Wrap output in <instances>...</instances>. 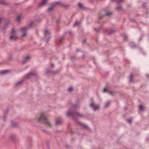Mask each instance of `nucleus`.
Instances as JSON below:
<instances>
[{
  "label": "nucleus",
  "mask_w": 149,
  "mask_h": 149,
  "mask_svg": "<svg viewBox=\"0 0 149 149\" xmlns=\"http://www.w3.org/2000/svg\"><path fill=\"white\" fill-rule=\"evenodd\" d=\"M35 120L37 122H42L48 127H52L51 123L47 117L45 113L38 115L35 118Z\"/></svg>",
  "instance_id": "nucleus-1"
},
{
  "label": "nucleus",
  "mask_w": 149,
  "mask_h": 149,
  "mask_svg": "<svg viewBox=\"0 0 149 149\" xmlns=\"http://www.w3.org/2000/svg\"><path fill=\"white\" fill-rule=\"evenodd\" d=\"M17 32V31L15 29H13L12 30L10 36V40H15L18 38L16 34Z\"/></svg>",
  "instance_id": "nucleus-2"
},
{
  "label": "nucleus",
  "mask_w": 149,
  "mask_h": 149,
  "mask_svg": "<svg viewBox=\"0 0 149 149\" xmlns=\"http://www.w3.org/2000/svg\"><path fill=\"white\" fill-rule=\"evenodd\" d=\"M67 115L68 116H71L73 117H74L75 116L78 117H81L82 116L81 114H79L77 112L73 113L71 111H69L67 112Z\"/></svg>",
  "instance_id": "nucleus-3"
},
{
  "label": "nucleus",
  "mask_w": 149,
  "mask_h": 149,
  "mask_svg": "<svg viewBox=\"0 0 149 149\" xmlns=\"http://www.w3.org/2000/svg\"><path fill=\"white\" fill-rule=\"evenodd\" d=\"M28 28L26 27H23L21 29V31L22 33V37H24L26 36V31L28 30Z\"/></svg>",
  "instance_id": "nucleus-4"
},
{
  "label": "nucleus",
  "mask_w": 149,
  "mask_h": 149,
  "mask_svg": "<svg viewBox=\"0 0 149 149\" xmlns=\"http://www.w3.org/2000/svg\"><path fill=\"white\" fill-rule=\"evenodd\" d=\"M90 106L93 107V110L94 111H96L98 110L99 108V106L98 105L95 106L93 103L92 102L90 104Z\"/></svg>",
  "instance_id": "nucleus-5"
},
{
  "label": "nucleus",
  "mask_w": 149,
  "mask_h": 149,
  "mask_svg": "<svg viewBox=\"0 0 149 149\" xmlns=\"http://www.w3.org/2000/svg\"><path fill=\"white\" fill-rule=\"evenodd\" d=\"M44 33L47 38H49L50 37V33L48 30L45 29V30Z\"/></svg>",
  "instance_id": "nucleus-6"
},
{
  "label": "nucleus",
  "mask_w": 149,
  "mask_h": 149,
  "mask_svg": "<svg viewBox=\"0 0 149 149\" xmlns=\"http://www.w3.org/2000/svg\"><path fill=\"white\" fill-rule=\"evenodd\" d=\"M62 121L61 119H57L56 122V125H59L61 124L62 123Z\"/></svg>",
  "instance_id": "nucleus-7"
},
{
  "label": "nucleus",
  "mask_w": 149,
  "mask_h": 149,
  "mask_svg": "<svg viewBox=\"0 0 149 149\" xmlns=\"http://www.w3.org/2000/svg\"><path fill=\"white\" fill-rule=\"evenodd\" d=\"M79 125H81L84 128V129L85 130H89V128L88 127L87 125H84V123H80L79 124Z\"/></svg>",
  "instance_id": "nucleus-8"
},
{
  "label": "nucleus",
  "mask_w": 149,
  "mask_h": 149,
  "mask_svg": "<svg viewBox=\"0 0 149 149\" xmlns=\"http://www.w3.org/2000/svg\"><path fill=\"white\" fill-rule=\"evenodd\" d=\"M30 58V56H26L25 58L24 61H23L22 63H24L26 61H29Z\"/></svg>",
  "instance_id": "nucleus-9"
},
{
  "label": "nucleus",
  "mask_w": 149,
  "mask_h": 149,
  "mask_svg": "<svg viewBox=\"0 0 149 149\" xmlns=\"http://www.w3.org/2000/svg\"><path fill=\"white\" fill-rule=\"evenodd\" d=\"M47 0H42V2L40 3V6H42L44 5L47 2Z\"/></svg>",
  "instance_id": "nucleus-10"
},
{
  "label": "nucleus",
  "mask_w": 149,
  "mask_h": 149,
  "mask_svg": "<svg viewBox=\"0 0 149 149\" xmlns=\"http://www.w3.org/2000/svg\"><path fill=\"white\" fill-rule=\"evenodd\" d=\"M0 4L3 5L8 4V3L6 1L3 0L0 1Z\"/></svg>",
  "instance_id": "nucleus-11"
},
{
  "label": "nucleus",
  "mask_w": 149,
  "mask_h": 149,
  "mask_svg": "<svg viewBox=\"0 0 149 149\" xmlns=\"http://www.w3.org/2000/svg\"><path fill=\"white\" fill-rule=\"evenodd\" d=\"M9 72V70H5L3 71H0V74H4L7 73Z\"/></svg>",
  "instance_id": "nucleus-12"
},
{
  "label": "nucleus",
  "mask_w": 149,
  "mask_h": 149,
  "mask_svg": "<svg viewBox=\"0 0 149 149\" xmlns=\"http://www.w3.org/2000/svg\"><path fill=\"white\" fill-rule=\"evenodd\" d=\"M22 16L21 15H18L17 18V20L19 22L20 21V19L21 18Z\"/></svg>",
  "instance_id": "nucleus-13"
},
{
  "label": "nucleus",
  "mask_w": 149,
  "mask_h": 149,
  "mask_svg": "<svg viewBox=\"0 0 149 149\" xmlns=\"http://www.w3.org/2000/svg\"><path fill=\"white\" fill-rule=\"evenodd\" d=\"M112 14V13L111 12L108 13L107 12L106 13V15L107 16H109L111 15Z\"/></svg>",
  "instance_id": "nucleus-14"
},
{
  "label": "nucleus",
  "mask_w": 149,
  "mask_h": 149,
  "mask_svg": "<svg viewBox=\"0 0 149 149\" xmlns=\"http://www.w3.org/2000/svg\"><path fill=\"white\" fill-rule=\"evenodd\" d=\"M79 6V7L81 8H83V5L82 3H79L78 4Z\"/></svg>",
  "instance_id": "nucleus-15"
},
{
  "label": "nucleus",
  "mask_w": 149,
  "mask_h": 149,
  "mask_svg": "<svg viewBox=\"0 0 149 149\" xmlns=\"http://www.w3.org/2000/svg\"><path fill=\"white\" fill-rule=\"evenodd\" d=\"M110 102H107L105 104V107H108L109 105L110 104Z\"/></svg>",
  "instance_id": "nucleus-16"
},
{
  "label": "nucleus",
  "mask_w": 149,
  "mask_h": 149,
  "mask_svg": "<svg viewBox=\"0 0 149 149\" xmlns=\"http://www.w3.org/2000/svg\"><path fill=\"white\" fill-rule=\"evenodd\" d=\"M132 76H132V74H131L130 75V82H131V81H132Z\"/></svg>",
  "instance_id": "nucleus-17"
},
{
  "label": "nucleus",
  "mask_w": 149,
  "mask_h": 149,
  "mask_svg": "<svg viewBox=\"0 0 149 149\" xmlns=\"http://www.w3.org/2000/svg\"><path fill=\"white\" fill-rule=\"evenodd\" d=\"M79 24V23L77 21H76L75 22V24H74V26H75Z\"/></svg>",
  "instance_id": "nucleus-18"
},
{
  "label": "nucleus",
  "mask_w": 149,
  "mask_h": 149,
  "mask_svg": "<svg viewBox=\"0 0 149 149\" xmlns=\"http://www.w3.org/2000/svg\"><path fill=\"white\" fill-rule=\"evenodd\" d=\"M72 89V87H69L68 89V90L69 91H71Z\"/></svg>",
  "instance_id": "nucleus-19"
},
{
  "label": "nucleus",
  "mask_w": 149,
  "mask_h": 149,
  "mask_svg": "<svg viewBox=\"0 0 149 149\" xmlns=\"http://www.w3.org/2000/svg\"><path fill=\"white\" fill-rule=\"evenodd\" d=\"M11 125L15 127L16 125V123H14L13 122L11 123Z\"/></svg>",
  "instance_id": "nucleus-20"
},
{
  "label": "nucleus",
  "mask_w": 149,
  "mask_h": 149,
  "mask_svg": "<svg viewBox=\"0 0 149 149\" xmlns=\"http://www.w3.org/2000/svg\"><path fill=\"white\" fill-rule=\"evenodd\" d=\"M139 108L140 109H141L142 110H143V106L141 105H140L139 106Z\"/></svg>",
  "instance_id": "nucleus-21"
},
{
  "label": "nucleus",
  "mask_w": 149,
  "mask_h": 149,
  "mask_svg": "<svg viewBox=\"0 0 149 149\" xmlns=\"http://www.w3.org/2000/svg\"><path fill=\"white\" fill-rule=\"evenodd\" d=\"M127 121L128 123H131L132 121V120L131 119H130L127 120Z\"/></svg>",
  "instance_id": "nucleus-22"
},
{
  "label": "nucleus",
  "mask_w": 149,
  "mask_h": 149,
  "mask_svg": "<svg viewBox=\"0 0 149 149\" xmlns=\"http://www.w3.org/2000/svg\"><path fill=\"white\" fill-rule=\"evenodd\" d=\"M53 8V7H51L48 9V11H50Z\"/></svg>",
  "instance_id": "nucleus-23"
},
{
  "label": "nucleus",
  "mask_w": 149,
  "mask_h": 149,
  "mask_svg": "<svg viewBox=\"0 0 149 149\" xmlns=\"http://www.w3.org/2000/svg\"><path fill=\"white\" fill-rule=\"evenodd\" d=\"M107 91V88H104V90H103V92H105L106 91Z\"/></svg>",
  "instance_id": "nucleus-24"
},
{
  "label": "nucleus",
  "mask_w": 149,
  "mask_h": 149,
  "mask_svg": "<svg viewBox=\"0 0 149 149\" xmlns=\"http://www.w3.org/2000/svg\"><path fill=\"white\" fill-rule=\"evenodd\" d=\"M121 8V7H120L119 8H117V9L118 10H120Z\"/></svg>",
  "instance_id": "nucleus-25"
},
{
  "label": "nucleus",
  "mask_w": 149,
  "mask_h": 149,
  "mask_svg": "<svg viewBox=\"0 0 149 149\" xmlns=\"http://www.w3.org/2000/svg\"><path fill=\"white\" fill-rule=\"evenodd\" d=\"M34 74H33L32 73H30L29 74V75H33Z\"/></svg>",
  "instance_id": "nucleus-26"
},
{
  "label": "nucleus",
  "mask_w": 149,
  "mask_h": 149,
  "mask_svg": "<svg viewBox=\"0 0 149 149\" xmlns=\"http://www.w3.org/2000/svg\"><path fill=\"white\" fill-rule=\"evenodd\" d=\"M126 38H127L126 37V36L124 37V40H126Z\"/></svg>",
  "instance_id": "nucleus-27"
},
{
  "label": "nucleus",
  "mask_w": 149,
  "mask_h": 149,
  "mask_svg": "<svg viewBox=\"0 0 149 149\" xmlns=\"http://www.w3.org/2000/svg\"><path fill=\"white\" fill-rule=\"evenodd\" d=\"M32 24V23H31L30 24V27H31V24Z\"/></svg>",
  "instance_id": "nucleus-28"
},
{
  "label": "nucleus",
  "mask_w": 149,
  "mask_h": 149,
  "mask_svg": "<svg viewBox=\"0 0 149 149\" xmlns=\"http://www.w3.org/2000/svg\"><path fill=\"white\" fill-rule=\"evenodd\" d=\"M85 42H86V40H84L83 41V42L84 43H85Z\"/></svg>",
  "instance_id": "nucleus-29"
},
{
  "label": "nucleus",
  "mask_w": 149,
  "mask_h": 149,
  "mask_svg": "<svg viewBox=\"0 0 149 149\" xmlns=\"http://www.w3.org/2000/svg\"><path fill=\"white\" fill-rule=\"evenodd\" d=\"M146 76L147 77H148V74H146Z\"/></svg>",
  "instance_id": "nucleus-30"
},
{
  "label": "nucleus",
  "mask_w": 149,
  "mask_h": 149,
  "mask_svg": "<svg viewBox=\"0 0 149 149\" xmlns=\"http://www.w3.org/2000/svg\"><path fill=\"white\" fill-rule=\"evenodd\" d=\"M63 4H62L61 6H63Z\"/></svg>",
  "instance_id": "nucleus-31"
},
{
  "label": "nucleus",
  "mask_w": 149,
  "mask_h": 149,
  "mask_svg": "<svg viewBox=\"0 0 149 149\" xmlns=\"http://www.w3.org/2000/svg\"><path fill=\"white\" fill-rule=\"evenodd\" d=\"M52 66H53V64H52Z\"/></svg>",
  "instance_id": "nucleus-32"
}]
</instances>
